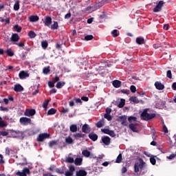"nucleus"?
<instances>
[{"instance_id": "64", "label": "nucleus", "mask_w": 176, "mask_h": 176, "mask_svg": "<svg viewBox=\"0 0 176 176\" xmlns=\"http://www.w3.org/2000/svg\"><path fill=\"white\" fill-rule=\"evenodd\" d=\"M48 86L50 88L54 87V82L53 81H49Z\"/></svg>"}, {"instance_id": "13", "label": "nucleus", "mask_w": 176, "mask_h": 176, "mask_svg": "<svg viewBox=\"0 0 176 176\" xmlns=\"http://www.w3.org/2000/svg\"><path fill=\"white\" fill-rule=\"evenodd\" d=\"M102 142L104 145H109L111 144V138L109 136H103L102 137Z\"/></svg>"}, {"instance_id": "40", "label": "nucleus", "mask_w": 176, "mask_h": 176, "mask_svg": "<svg viewBox=\"0 0 176 176\" xmlns=\"http://www.w3.org/2000/svg\"><path fill=\"white\" fill-rule=\"evenodd\" d=\"M6 53L7 56H8L9 57H13V56H14V52H13L12 50H7Z\"/></svg>"}, {"instance_id": "54", "label": "nucleus", "mask_w": 176, "mask_h": 176, "mask_svg": "<svg viewBox=\"0 0 176 176\" xmlns=\"http://www.w3.org/2000/svg\"><path fill=\"white\" fill-rule=\"evenodd\" d=\"M58 80H60V77H58V76H56L54 78H52V82L54 83H57V82H58Z\"/></svg>"}, {"instance_id": "20", "label": "nucleus", "mask_w": 176, "mask_h": 176, "mask_svg": "<svg viewBox=\"0 0 176 176\" xmlns=\"http://www.w3.org/2000/svg\"><path fill=\"white\" fill-rule=\"evenodd\" d=\"M113 86L116 89H119L122 86V81L118 80H115L113 81Z\"/></svg>"}, {"instance_id": "32", "label": "nucleus", "mask_w": 176, "mask_h": 176, "mask_svg": "<svg viewBox=\"0 0 176 176\" xmlns=\"http://www.w3.org/2000/svg\"><path fill=\"white\" fill-rule=\"evenodd\" d=\"M50 28H51V30H58V22L57 21H54V23L52 25H50Z\"/></svg>"}, {"instance_id": "5", "label": "nucleus", "mask_w": 176, "mask_h": 176, "mask_svg": "<svg viewBox=\"0 0 176 176\" xmlns=\"http://www.w3.org/2000/svg\"><path fill=\"white\" fill-rule=\"evenodd\" d=\"M50 137V134L49 133H42L38 135V137L37 138V141L42 142L43 140H45V138H49Z\"/></svg>"}, {"instance_id": "61", "label": "nucleus", "mask_w": 176, "mask_h": 176, "mask_svg": "<svg viewBox=\"0 0 176 176\" xmlns=\"http://www.w3.org/2000/svg\"><path fill=\"white\" fill-rule=\"evenodd\" d=\"M110 135V137H116V133H115V131H110L109 132V135Z\"/></svg>"}, {"instance_id": "18", "label": "nucleus", "mask_w": 176, "mask_h": 176, "mask_svg": "<svg viewBox=\"0 0 176 176\" xmlns=\"http://www.w3.org/2000/svg\"><path fill=\"white\" fill-rule=\"evenodd\" d=\"M65 170H67V168L65 166H62L60 168H56L55 171L58 174H64L65 173Z\"/></svg>"}, {"instance_id": "38", "label": "nucleus", "mask_w": 176, "mask_h": 176, "mask_svg": "<svg viewBox=\"0 0 176 176\" xmlns=\"http://www.w3.org/2000/svg\"><path fill=\"white\" fill-rule=\"evenodd\" d=\"M123 157H122V153H120L116 160V163H122Z\"/></svg>"}, {"instance_id": "26", "label": "nucleus", "mask_w": 176, "mask_h": 176, "mask_svg": "<svg viewBox=\"0 0 176 176\" xmlns=\"http://www.w3.org/2000/svg\"><path fill=\"white\" fill-rule=\"evenodd\" d=\"M29 20L31 21V23H35V21H38V20H39V16L36 15H32L29 17Z\"/></svg>"}, {"instance_id": "12", "label": "nucleus", "mask_w": 176, "mask_h": 176, "mask_svg": "<svg viewBox=\"0 0 176 176\" xmlns=\"http://www.w3.org/2000/svg\"><path fill=\"white\" fill-rule=\"evenodd\" d=\"M135 42L138 45H145L146 43L145 38H144L142 36L137 37Z\"/></svg>"}, {"instance_id": "28", "label": "nucleus", "mask_w": 176, "mask_h": 176, "mask_svg": "<svg viewBox=\"0 0 176 176\" xmlns=\"http://www.w3.org/2000/svg\"><path fill=\"white\" fill-rule=\"evenodd\" d=\"M82 155L85 157H90L91 156V153H90V151H89L88 150H83L82 151Z\"/></svg>"}, {"instance_id": "36", "label": "nucleus", "mask_w": 176, "mask_h": 176, "mask_svg": "<svg viewBox=\"0 0 176 176\" xmlns=\"http://www.w3.org/2000/svg\"><path fill=\"white\" fill-rule=\"evenodd\" d=\"M126 105V100L124 99H120V102L118 104V108H123Z\"/></svg>"}, {"instance_id": "44", "label": "nucleus", "mask_w": 176, "mask_h": 176, "mask_svg": "<svg viewBox=\"0 0 176 176\" xmlns=\"http://www.w3.org/2000/svg\"><path fill=\"white\" fill-rule=\"evenodd\" d=\"M111 34L113 35V38H117V36H119V32H118V30H113L111 32Z\"/></svg>"}, {"instance_id": "47", "label": "nucleus", "mask_w": 176, "mask_h": 176, "mask_svg": "<svg viewBox=\"0 0 176 176\" xmlns=\"http://www.w3.org/2000/svg\"><path fill=\"white\" fill-rule=\"evenodd\" d=\"M65 141L67 144H71L72 142H74V140H72V138L68 137L65 138Z\"/></svg>"}, {"instance_id": "30", "label": "nucleus", "mask_w": 176, "mask_h": 176, "mask_svg": "<svg viewBox=\"0 0 176 176\" xmlns=\"http://www.w3.org/2000/svg\"><path fill=\"white\" fill-rule=\"evenodd\" d=\"M4 127H8V123L0 117V129H4Z\"/></svg>"}, {"instance_id": "2", "label": "nucleus", "mask_w": 176, "mask_h": 176, "mask_svg": "<svg viewBox=\"0 0 176 176\" xmlns=\"http://www.w3.org/2000/svg\"><path fill=\"white\" fill-rule=\"evenodd\" d=\"M145 162L143 159H140L138 162H135L134 164V172L140 173V170H142L145 168Z\"/></svg>"}, {"instance_id": "9", "label": "nucleus", "mask_w": 176, "mask_h": 176, "mask_svg": "<svg viewBox=\"0 0 176 176\" xmlns=\"http://www.w3.org/2000/svg\"><path fill=\"white\" fill-rule=\"evenodd\" d=\"M10 134L13 137V138H16L17 137H20L21 135V132L20 131H14V130H10Z\"/></svg>"}, {"instance_id": "25", "label": "nucleus", "mask_w": 176, "mask_h": 176, "mask_svg": "<svg viewBox=\"0 0 176 176\" xmlns=\"http://www.w3.org/2000/svg\"><path fill=\"white\" fill-rule=\"evenodd\" d=\"M73 137L76 139V140H79V138H85V137H86L85 134H82V133H74L73 135Z\"/></svg>"}, {"instance_id": "14", "label": "nucleus", "mask_w": 176, "mask_h": 176, "mask_svg": "<svg viewBox=\"0 0 176 176\" xmlns=\"http://www.w3.org/2000/svg\"><path fill=\"white\" fill-rule=\"evenodd\" d=\"M156 107L159 109L164 108L166 106V101H163L162 100H160L156 103Z\"/></svg>"}, {"instance_id": "49", "label": "nucleus", "mask_w": 176, "mask_h": 176, "mask_svg": "<svg viewBox=\"0 0 176 176\" xmlns=\"http://www.w3.org/2000/svg\"><path fill=\"white\" fill-rule=\"evenodd\" d=\"M104 119H107L109 122H111V120H112V116L109 114H104Z\"/></svg>"}, {"instance_id": "43", "label": "nucleus", "mask_w": 176, "mask_h": 176, "mask_svg": "<svg viewBox=\"0 0 176 176\" xmlns=\"http://www.w3.org/2000/svg\"><path fill=\"white\" fill-rule=\"evenodd\" d=\"M14 30L16 31V32H21L22 28L19 26V25H14Z\"/></svg>"}, {"instance_id": "21", "label": "nucleus", "mask_w": 176, "mask_h": 176, "mask_svg": "<svg viewBox=\"0 0 176 176\" xmlns=\"http://www.w3.org/2000/svg\"><path fill=\"white\" fill-rule=\"evenodd\" d=\"M76 176H86L87 175V172L83 169H80L79 170L76 171Z\"/></svg>"}, {"instance_id": "29", "label": "nucleus", "mask_w": 176, "mask_h": 176, "mask_svg": "<svg viewBox=\"0 0 176 176\" xmlns=\"http://www.w3.org/2000/svg\"><path fill=\"white\" fill-rule=\"evenodd\" d=\"M57 113V109H54V108H51L50 110H48L47 115L48 116H50L52 115H54Z\"/></svg>"}, {"instance_id": "27", "label": "nucleus", "mask_w": 176, "mask_h": 176, "mask_svg": "<svg viewBox=\"0 0 176 176\" xmlns=\"http://www.w3.org/2000/svg\"><path fill=\"white\" fill-rule=\"evenodd\" d=\"M83 162V159L82 158H76L74 160V164H76V166H82V163Z\"/></svg>"}, {"instance_id": "50", "label": "nucleus", "mask_w": 176, "mask_h": 176, "mask_svg": "<svg viewBox=\"0 0 176 176\" xmlns=\"http://www.w3.org/2000/svg\"><path fill=\"white\" fill-rule=\"evenodd\" d=\"M162 124H163V131L164 133H165V134H167V133H168V129H167V126H166V124H164V122H162Z\"/></svg>"}, {"instance_id": "24", "label": "nucleus", "mask_w": 176, "mask_h": 176, "mask_svg": "<svg viewBox=\"0 0 176 176\" xmlns=\"http://www.w3.org/2000/svg\"><path fill=\"white\" fill-rule=\"evenodd\" d=\"M129 101L133 102V104H140V100L137 98V96H131L129 98Z\"/></svg>"}, {"instance_id": "23", "label": "nucleus", "mask_w": 176, "mask_h": 176, "mask_svg": "<svg viewBox=\"0 0 176 176\" xmlns=\"http://www.w3.org/2000/svg\"><path fill=\"white\" fill-rule=\"evenodd\" d=\"M105 125V122H104V119L99 120L96 124V126L98 129H101V127H104Z\"/></svg>"}, {"instance_id": "59", "label": "nucleus", "mask_w": 176, "mask_h": 176, "mask_svg": "<svg viewBox=\"0 0 176 176\" xmlns=\"http://www.w3.org/2000/svg\"><path fill=\"white\" fill-rule=\"evenodd\" d=\"M101 131L104 133V134H109V131H111V130H109V129H101Z\"/></svg>"}, {"instance_id": "17", "label": "nucleus", "mask_w": 176, "mask_h": 176, "mask_svg": "<svg viewBox=\"0 0 176 176\" xmlns=\"http://www.w3.org/2000/svg\"><path fill=\"white\" fill-rule=\"evenodd\" d=\"M155 87L157 90H164V85L162 84V82L159 81L155 82Z\"/></svg>"}, {"instance_id": "45", "label": "nucleus", "mask_w": 176, "mask_h": 176, "mask_svg": "<svg viewBox=\"0 0 176 176\" xmlns=\"http://www.w3.org/2000/svg\"><path fill=\"white\" fill-rule=\"evenodd\" d=\"M128 120L129 123H131L132 122H137V118L134 116H130L128 118Z\"/></svg>"}, {"instance_id": "57", "label": "nucleus", "mask_w": 176, "mask_h": 176, "mask_svg": "<svg viewBox=\"0 0 176 176\" xmlns=\"http://www.w3.org/2000/svg\"><path fill=\"white\" fill-rule=\"evenodd\" d=\"M0 135H3V137H6V135H9V132L6 131H0Z\"/></svg>"}, {"instance_id": "11", "label": "nucleus", "mask_w": 176, "mask_h": 176, "mask_svg": "<svg viewBox=\"0 0 176 176\" xmlns=\"http://www.w3.org/2000/svg\"><path fill=\"white\" fill-rule=\"evenodd\" d=\"M11 42H19L20 41V36L17 33H13L10 37Z\"/></svg>"}, {"instance_id": "55", "label": "nucleus", "mask_w": 176, "mask_h": 176, "mask_svg": "<svg viewBox=\"0 0 176 176\" xmlns=\"http://www.w3.org/2000/svg\"><path fill=\"white\" fill-rule=\"evenodd\" d=\"M130 90H131V93H135V91H137V87H135V86H134V85H131L130 87Z\"/></svg>"}, {"instance_id": "10", "label": "nucleus", "mask_w": 176, "mask_h": 176, "mask_svg": "<svg viewBox=\"0 0 176 176\" xmlns=\"http://www.w3.org/2000/svg\"><path fill=\"white\" fill-rule=\"evenodd\" d=\"M43 23L45 27L50 28V25H52V17L45 16V19L43 21Z\"/></svg>"}, {"instance_id": "60", "label": "nucleus", "mask_w": 176, "mask_h": 176, "mask_svg": "<svg viewBox=\"0 0 176 176\" xmlns=\"http://www.w3.org/2000/svg\"><path fill=\"white\" fill-rule=\"evenodd\" d=\"M153 47H154V49H159V47H162V44L160 43L153 44Z\"/></svg>"}, {"instance_id": "58", "label": "nucleus", "mask_w": 176, "mask_h": 176, "mask_svg": "<svg viewBox=\"0 0 176 176\" xmlns=\"http://www.w3.org/2000/svg\"><path fill=\"white\" fill-rule=\"evenodd\" d=\"M120 91L122 93V94H126L127 96L130 94V91L127 89H122Z\"/></svg>"}, {"instance_id": "16", "label": "nucleus", "mask_w": 176, "mask_h": 176, "mask_svg": "<svg viewBox=\"0 0 176 176\" xmlns=\"http://www.w3.org/2000/svg\"><path fill=\"white\" fill-rule=\"evenodd\" d=\"M20 79H25L26 78L30 77V74L24 71H21L19 74Z\"/></svg>"}, {"instance_id": "8", "label": "nucleus", "mask_w": 176, "mask_h": 176, "mask_svg": "<svg viewBox=\"0 0 176 176\" xmlns=\"http://www.w3.org/2000/svg\"><path fill=\"white\" fill-rule=\"evenodd\" d=\"M120 122H121V124L122 126H128L129 123H127V116H121L119 117Z\"/></svg>"}, {"instance_id": "62", "label": "nucleus", "mask_w": 176, "mask_h": 176, "mask_svg": "<svg viewBox=\"0 0 176 176\" xmlns=\"http://www.w3.org/2000/svg\"><path fill=\"white\" fill-rule=\"evenodd\" d=\"M23 172L25 173V174H30V168H23Z\"/></svg>"}, {"instance_id": "1", "label": "nucleus", "mask_w": 176, "mask_h": 176, "mask_svg": "<svg viewBox=\"0 0 176 176\" xmlns=\"http://www.w3.org/2000/svg\"><path fill=\"white\" fill-rule=\"evenodd\" d=\"M140 118L142 120H152V119L156 118V114L148 113V109H146L141 113Z\"/></svg>"}, {"instance_id": "35", "label": "nucleus", "mask_w": 176, "mask_h": 176, "mask_svg": "<svg viewBox=\"0 0 176 176\" xmlns=\"http://www.w3.org/2000/svg\"><path fill=\"white\" fill-rule=\"evenodd\" d=\"M43 73L44 75H47L50 73V66L45 67L43 69Z\"/></svg>"}, {"instance_id": "4", "label": "nucleus", "mask_w": 176, "mask_h": 176, "mask_svg": "<svg viewBox=\"0 0 176 176\" xmlns=\"http://www.w3.org/2000/svg\"><path fill=\"white\" fill-rule=\"evenodd\" d=\"M36 113V111L35 109H26L24 112L25 116H34Z\"/></svg>"}, {"instance_id": "53", "label": "nucleus", "mask_w": 176, "mask_h": 176, "mask_svg": "<svg viewBox=\"0 0 176 176\" xmlns=\"http://www.w3.org/2000/svg\"><path fill=\"white\" fill-rule=\"evenodd\" d=\"M166 76L169 79H173V74H171V70H168L166 72Z\"/></svg>"}, {"instance_id": "19", "label": "nucleus", "mask_w": 176, "mask_h": 176, "mask_svg": "<svg viewBox=\"0 0 176 176\" xmlns=\"http://www.w3.org/2000/svg\"><path fill=\"white\" fill-rule=\"evenodd\" d=\"M89 138H90V140H91V141H97V140H98V135L94 133H91L89 134Z\"/></svg>"}, {"instance_id": "51", "label": "nucleus", "mask_w": 176, "mask_h": 176, "mask_svg": "<svg viewBox=\"0 0 176 176\" xmlns=\"http://www.w3.org/2000/svg\"><path fill=\"white\" fill-rule=\"evenodd\" d=\"M75 160H74L73 157H68L67 158H66L65 162L66 163H74Z\"/></svg>"}, {"instance_id": "6", "label": "nucleus", "mask_w": 176, "mask_h": 176, "mask_svg": "<svg viewBox=\"0 0 176 176\" xmlns=\"http://www.w3.org/2000/svg\"><path fill=\"white\" fill-rule=\"evenodd\" d=\"M138 126H140V124H138V123H135V124H129V127L131 130H132L133 131V133H138Z\"/></svg>"}, {"instance_id": "42", "label": "nucleus", "mask_w": 176, "mask_h": 176, "mask_svg": "<svg viewBox=\"0 0 176 176\" xmlns=\"http://www.w3.org/2000/svg\"><path fill=\"white\" fill-rule=\"evenodd\" d=\"M47 105H49V100H46L43 102V108H44L45 111L47 109Z\"/></svg>"}, {"instance_id": "3", "label": "nucleus", "mask_w": 176, "mask_h": 176, "mask_svg": "<svg viewBox=\"0 0 176 176\" xmlns=\"http://www.w3.org/2000/svg\"><path fill=\"white\" fill-rule=\"evenodd\" d=\"M19 122L23 126H27L28 124H31V118H28L27 117H21L19 120Z\"/></svg>"}, {"instance_id": "52", "label": "nucleus", "mask_w": 176, "mask_h": 176, "mask_svg": "<svg viewBox=\"0 0 176 176\" xmlns=\"http://www.w3.org/2000/svg\"><path fill=\"white\" fill-rule=\"evenodd\" d=\"M93 38H94V36H93V35H91V34L87 35L85 36V41H91V39H93Z\"/></svg>"}, {"instance_id": "31", "label": "nucleus", "mask_w": 176, "mask_h": 176, "mask_svg": "<svg viewBox=\"0 0 176 176\" xmlns=\"http://www.w3.org/2000/svg\"><path fill=\"white\" fill-rule=\"evenodd\" d=\"M20 9V1L16 0L14 4V10L17 12Z\"/></svg>"}, {"instance_id": "34", "label": "nucleus", "mask_w": 176, "mask_h": 176, "mask_svg": "<svg viewBox=\"0 0 176 176\" xmlns=\"http://www.w3.org/2000/svg\"><path fill=\"white\" fill-rule=\"evenodd\" d=\"M63 86H65V82L58 81L56 83V89H62Z\"/></svg>"}, {"instance_id": "33", "label": "nucleus", "mask_w": 176, "mask_h": 176, "mask_svg": "<svg viewBox=\"0 0 176 176\" xmlns=\"http://www.w3.org/2000/svg\"><path fill=\"white\" fill-rule=\"evenodd\" d=\"M69 129L72 133H76V131H78V126H76V124L70 125Z\"/></svg>"}, {"instance_id": "15", "label": "nucleus", "mask_w": 176, "mask_h": 176, "mask_svg": "<svg viewBox=\"0 0 176 176\" xmlns=\"http://www.w3.org/2000/svg\"><path fill=\"white\" fill-rule=\"evenodd\" d=\"M14 90L16 93H20L24 90V87H23V86H21V85H20V84H16L14 85Z\"/></svg>"}, {"instance_id": "46", "label": "nucleus", "mask_w": 176, "mask_h": 176, "mask_svg": "<svg viewBox=\"0 0 176 176\" xmlns=\"http://www.w3.org/2000/svg\"><path fill=\"white\" fill-rule=\"evenodd\" d=\"M14 45H16L18 47H23V49H26L25 47H24L25 44L23 42L14 43Z\"/></svg>"}, {"instance_id": "48", "label": "nucleus", "mask_w": 176, "mask_h": 176, "mask_svg": "<svg viewBox=\"0 0 176 176\" xmlns=\"http://www.w3.org/2000/svg\"><path fill=\"white\" fill-rule=\"evenodd\" d=\"M153 10L154 13H157L159 12H162V9L157 5L153 8Z\"/></svg>"}, {"instance_id": "22", "label": "nucleus", "mask_w": 176, "mask_h": 176, "mask_svg": "<svg viewBox=\"0 0 176 176\" xmlns=\"http://www.w3.org/2000/svg\"><path fill=\"white\" fill-rule=\"evenodd\" d=\"M82 133H90V128L89 126V124H85L82 127Z\"/></svg>"}, {"instance_id": "41", "label": "nucleus", "mask_w": 176, "mask_h": 176, "mask_svg": "<svg viewBox=\"0 0 176 176\" xmlns=\"http://www.w3.org/2000/svg\"><path fill=\"white\" fill-rule=\"evenodd\" d=\"M49 146L50 148H52V146H54V145H57V140H52L49 142Z\"/></svg>"}, {"instance_id": "63", "label": "nucleus", "mask_w": 176, "mask_h": 176, "mask_svg": "<svg viewBox=\"0 0 176 176\" xmlns=\"http://www.w3.org/2000/svg\"><path fill=\"white\" fill-rule=\"evenodd\" d=\"M16 175H19V176H27V174H25L24 172H17L16 173Z\"/></svg>"}, {"instance_id": "39", "label": "nucleus", "mask_w": 176, "mask_h": 176, "mask_svg": "<svg viewBox=\"0 0 176 176\" xmlns=\"http://www.w3.org/2000/svg\"><path fill=\"white\" fill-rule=\"evenodd\" d=\"M41 46L43 49H47V46H49V44L47 43V41H41Z\"/></svg>"}, {"instance_id": "7", "label": "nucleus", "mask_w": 176, "mask_h": 176, "mask_svg": "<svg viewBox=\"0 0 176 176\" xmlns=\"http://www.w3.org/2000/svg\"><path fill=\"white\" fill-rule=\"evenodd\" d=\"M74 171H75V167L72 165L69 166V170L66 171L65 173V176H72L74 175Z\"/></svg>"}, {"instance_id": "37", "label": "nucleus", "mask_w": 176, "mask_h": 176, "mask_svg": "<svg viewBox=\"0 0 176 176\" xmlns=\"http://www.w3.org/2000/svg\"><path fill=\"white\" fill-rule=\"evenodd\" d=\"M28 36L31 38L33 39L34 38H35L36 36V34L35 33V32L31 30L28 33Z\"/></svg>"}, {"instance_id": "56", "label": "nucleus", "mask_w": 176, "mask_h": 176, "mask_svg": "<svg viewBox=\"0 0 176 176\" xmlns=\"http://www.w3.org/2000/svg\"><path fill=\"white\" fill-rule=\"evenodd\" d=\"M150 162L151 163V164H153V166H155V164H156V159H155V157H151L150 158Z\"/></svg>"}]
</instances>
